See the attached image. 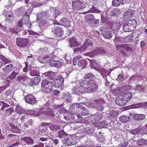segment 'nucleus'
<instances>
[{"label":"nucleus","instance_id":"obj_1","mask_svg":"<svg viewBox=\"0 0 147 147\" xmlns=\"http://www.w3.org/2000/svg\"><path fill=\"white\" fill-rule=\"evenodd\" d=\"M70 72L69 71L63 72L61 73V75H57L55 78L53 83L54 87L57 88L61 87L64 83V78L67 76Z\"/></svg>","mask_w":147,"mask_h":147},{"label":"nucleus","instance_id":"obj_2","mask_svg":"<svg viewBox=\"0 0 147 147\" xmlns=\"http://www.w3.org/2000/svg\"><path fill=\"white\" fill-rule=\"evenodd\" d=\"M88 86V88H84L86 92L89 93L95 92L98 88V83L96 79H93L85 83Z\"/></svg>","mask_w":147,"mask_h":147},{"label":"nucleus","instance_id":"obj_3","mask_svg":"<svg viewBox=\"0 0 147 147\" xmlns=\"http://www.w3.org/2000/svg\"><path fill=\"white\" fill-rule=\"evenodd\" d=\"M69 45L68 47L69 48L74 49L75 47H77L80 46L81 45V41L78 37L75 36L71 37H69L67 39Z\"/></svg>","mask_w":147,"mask_h":147},{"label":"nucleus","instance_id":"obj_4","mask_svg":"<svg viewBox=\"0 0 147 147\" xmlns=\"http://www.w3.org/2000/svg\"><path fill=\"white\" fill-rule=\"evenodd\" d=\"M136 21L132 19L126 22L123 24L122 28L124 32H131L134 31L136 26Z\"/></svg>","mask_w":147,"mask_h":147},{"label":"nucleus","instance_id":"obj_5","mask_svg":"<svg viewBox=\"0 0 147 147\" xmlns=\"http://www.w3.org/2000/svg\"><path fill=\"white\" fill-rule=\"evenodd\" d=\"M30 41L29 39L18 37L16 39L17 45L24 49H27L29 47Z\"/></svg>","mask_w":147,"mask_h":147},{"label":"nucleus","instance_id":"obj_6","mask_svg":"<svg viewBox=\"0 0 147 147\" xmlns=\"http://www.w3.org/2000/svg\"><path fill=\"white\" fill-rule=\"evenodd\" d=\"M104 102L100 100H94L92 102L88 104V106L91 108H94L98 111H102L104 108L103 105Z\"/></svg>","mask_w":147,"mask_h":147},{"label":"nucleus","instance_id":"obj_7","mask_svg":"<svg viewBox=\"0 0 147 147\" xmlns=\"http://www.w3.org/2000/svg\"><path fill=\"white\" fill-rule=\"evenodd\" d=\"M53 82L46 79L43 80L41 82V87L45 93L50 92L53 89Z\"/></svg>","mask_w":147,"mask_h":147},{"label":"nucleus","instance_id":"obj_8","mask_svg":"<svg viewBox=\"0 0 147 147\" xmlns=\"http://www.w3.org/2000/svg\"><path fill=\"white\" fill-rule=\"evenodd\" d=\"M84 88H80L78 86H75L71 90L72 93L79 96L78 98H82L83 97L82 95L86 93V91Z\"/></svg>","mask_w":147,"mask_h":147},{"label":"nucleus","instance_id":"obj_9","mask_svg":"<svg viewBox=\"0 0 147 147\" xmlns=\"http://www.w3.org/2000/svg\"><path fill=\"white\" fill-rule=\"evenodd\" d=\"M52 32H53V34L57 36L60 37L62 38L64 34V31L62 28L60 26H56L52 29ZM66 38V37H63L62 39H65Z\"/></svg>","mask_w":147,"mask_h":147},{"label":"nucleus","instance_id":"obj_10","mask_svg":"<svg viewBox=\"0 0 147 147\" xmlns=\"http://www.w3.org/2000/svg\"><path fill=\"white\" fill-rule=\"evenodd\" d=\"M24 98L26 103L32 105H37L39 101L31 94H28L25 96Z\"/></svg>","mask_w":147,"mask_h":147},{"label":"nucleus","instance_id":"obj_11","mask_svg":"<svg viewBox=\"0 0 147 147\" xmlns=\"http://www.w3.org/2000/svg\"><path fill=\"white\" fill-rule=\"evenodd\" d=\"M71 5L73 9L75 10L82 9L86 6L82 2L78 0L72 1Z\"/></svg>","mask_w":147,"mask_h":147},{"label":"nucleus","instance_id":"obj_12","mask_svg":"<svg viewBox=\"0 0 147 147\" xmlns=\"http://www.w3.org/2000/svg\"><path fill=\"white\" fill-rule=\"evenodd\" d=\"M103 112L102 111H97L94 114H92L91 115V121L94 123H96L98 121L101 120L103 117Z\"/></svg>","mask_w":147,"mask_h":147},{"label":"nucleus","instance_id":"obj_13","mask_svg":"<svg viewBox=\"0 0 147 147\" xmlns=\"http://www.w3.org/2000/svg\"><path fill=\"white\" fill-rule=\"evenodd\" d=\"M88 6L89 9L88 11L89 13H100L102 12V11L98 9L96 3H89Z\"/></svg>","mask_w":147,"mask_h":147},{"label":"nucleus","instance_id":"obj_14","mask_svg":"<svg viewBox=\"0 0 147 147\" xmlns=\"http://www.w3.org/2000/svg\"><path fill=\"white\" fill-rule=\"evenodd\" d=\"M36 21L38 22L39 27L42 29L46 30L50 28V24L47 20L36 19Z\"/></svg>","mask_w":147,"mask_h":147},{"label":"nucleus","instance_id":"obj_15","mask_svg":"<svg viewBox=\"0 0 147 147\" xmlns=\"http://www.w3.org/2000/svg\"><path fill=\"white\" fill-rule=\"evenodd\" d=\"M58 25L63 26L66 28H69L70 26L71 22L69 19L66 17H63L60 20Z\"/></svg>","mask_w":147,"mask_h":147},{"label":"nucleus","instance_id":"obj_16","mask_svg":"<svg viewBox=\"0 0 147 147\" xmlns=\"http://www.w3.org/2000/svg\"><path fill=\"white\" fill-rule=\"evenodd\" d=\"M100 31L102 35L105 38L109 39L111 38L112 34L107 28L104 27L102 28L100 30Z\"/></svg>","mask_w":147,"mask_h":147},{"label":"nucleus","instance_id":"obj_17","mask_svg":"<svg viewBox=\"0 0 147 147\" xmlns=\"http://www.w3.org/2000/svg\"><path fill=\"white\" fill-rule=\"evenodd\" d=\"M115 103L117 105L122 106L125 105L127 102L121 94L119 95L115 100Z\"/></svg>","mask_w":147,"mask_h":147},{"label":"nucleus","instance_id":"obj_18","mask_svg":"<svg viewBox=\"0 0 147 147\" xmlns=\"http://www.w3.org/2000/svg\"><path fill=\"white\" fill-rule=\"evenodd\" d=\"M50 16V15L47 11H41L40 12L37 13L36 15L37 19H42V20H46L49 19Z\"/></svg>","mask_w":147,"mask_h":147},{"label":"nucleus","instance_id":"obj_19","mask_svg":"<svg viewBox=\"0 0 147 147\" xmlns=\"http://www.w3.org/2000/svg\"><path fill=\"white\" fill-rule=\"evenodd\" d=\"M64 104L58 105H53V108L55 110H58V111L60 113H66L68 112L64 107H63Z\"/></svg>","mask_w":147,"mask_h":147},{"label":"nucleus","instance_id":"obj_20","mask_svg":"<svg viewBox=\"0 0 147 147\" xmlns=\"http://www.w3.org/2000/svg\"><path fill=\"white\" fill-rule=\"evenodd\" d=\"M108 26L109 28H110L112 31L114 32L115 35H118V33L120 27V26L112 21Z\"/></svg>","mask_w":147,"mask_h":147},{"label":"nucleus","instance_id":"obj_21","mask_svg":"<svg viewBox=\"0 0 147 147\" xmlns=\"http://www.w3.org/2000/svg\"><path fill=\"white\" fill-rule=\"evenodd\" d=\"M25 6H21L18 8L15 11V14L16 16L19 18L22 17L25 15Z\"/></svg>","mask_w":147,"mask_h":147},{"label":"nucleus","instance_id":"obj_22","mask_svg":"<svg viewBox=\"0 0 147 147\" xmlns=\"http://www.w3.org/2000/svg\"><path fill=\"white\" fill-rule=\"evenodd\" d=\"M13 68V64H10L7 65L5 67L2 69L3 71L4 76L6 77L8 76L9 74Z\"/></svg>","mask_w":147,"mask_h":147},{"label":"nucleus","instance_id":"obj_23","mask_svg":"<svg viewBox=\"0 0 147 147\" xmlns=\"http://www.w3.org/2000/svg\"><path fill=\"white\" fill-rule=\"evenodd\" d=\"M19 69L17 67H14L12 72L9 75L6 76L7 78H10L11 80H13L16 77L17 75L19 73Z\"/></svg>","mask_w":147,"mask_h":147},{"label":"nucleus","instance_id":"obj_24","mask_svg":"<svg viewBox=\"0 0 147 147\" xmlns=\"http://www.w3.org/2000/svg\"><path fill=\"white\" fill-rule=\"evenodd\" d=\"M55 73L50 71L43 73L42 76L47 79H49L52 80L55 78Z\"/></svg>","mask_w":147,"mask_h":147},{"label":"nucleus","instance_id":"obj_25","mask_svg":"<svg viewBox=\"0 0 147 147\" xmlns=\"http://www.w3.org/2000/svg\"><path fill=\"white\" fill-rule=\"evenodd\" d=\"M95 76L92 73L89 72L86 73L84 77V83H86L93 79H96Z\"/></svg>","mask_w":147,"mask_h":147},{"label":"nucleus","instance_id":"obj_26","mask_svg":"<svg viewBox=\"0 0 147 147\" xmlns=\"http://www.w3.org/2000/svg\"><path fill=\"white\" fill-rule=\"evenodd\" d=\"M104 13H101L100 14L101 18V22L105 26H108L112 22V21L109 20L107 17L104 16Z\"/></svg>","mask_w":147,"mask_h":147},{"label":"nucleus","instance_id":"obj_27","mask_svg":"<svg viewBox=\"0 0 147 147\" xmlns=\"http://www.w3.org/2000/svg\"><path fill=\"white\" fill-rule=\"evenodd\" d=\"M77 110L80 109V110H78L81 115H87L89 114V111L87 109L83 107L82 105H80L77 107Z\"/></svg>","mask_w":147,"mask_h":147},{"label":"nucleus","instance_id":"obj_28","mask_svg":"<svg viewBox=\"0 0 147 147\" xmlns=\"http://www.w3.org/2000/svg\"><path fill=\"white\" fill-rule=\"evenodd\" d=\"M135 11L131 9H128L123 14L124 18H129L133 16Z\"/></svg>","mask_w":147,"mask_h":147},{"label":"nucleus","instance_id":"obj_29","mask_svg":"<svg viewBox=\"0 0 147 147\" xmlns=\"http://www.w3.org/2000/svg\"><path fill=\"white\" fill-rule=\"evenodd\" d=\"M49 65L51 67H59L63 65V63L60 61L54 60L51 61Z\"/></svg>","mask_w":147,"mask_h":147},{"label":"nucleus","instance_id":"obj_30","mask_svg":"<svg viewBox=\"0 0 147 147\" xmlns=\"http://www.w3.org/2000/svg\"><path fill=\"white\" fill-rule=\"evenodd\" d=\"M146 115L145 114H135L133 115L134 119L137 121H142L145 119Z\"/></svg>","mask_w":147,"mask_h":147},{"label":"nucleus","instance_id":"obj_31","mask_svg":"<svg viewBox=\"0 0 147 147\" xmlns=\"http://www.w3.org/2000/svg\"><path fill=\"white\" fill-rule=\"evenodd\" d=\"M21 140L22 142H26L28 145H32L34 143L33 139L30 137H24L21 139Z\"/></svg>","mask_w":147,"mask_h":147},{"label":"nucleus","instance_id":"obj_32","mask_svg":"<svg viewBox=\"0 0 147 147\" xmlns=\"http://www.w3.org/2000/svg\"><path fill=\"white\" fill-rule=\"evenodd\" d=\"M82 46L86 48L85 49V51L88 50L90 49V47L93 46V43L92 41L89 39H85L84 45H82Z\"/></svg>","mask_w":147,"mask_h":147},{"label":"nucleus","instance_id":"obj_33","mask_svg":"<svg viewBox=\"0 0 147 147\" xmlns=\"http://www.w3.org/2000/svg\"><path fill=\"white\" fill-rule=\"evenodd\" d=\"M89 60L90 65L91 68L94 69L96 70L100 66V64L97 63L94 59L90 60L88 59Z\"/></svg>","mask_w":147,"mask_h":147},{"label":"nucleus","instance_id":"obj_34","mask_svg":"<svg viewBox=\"0 0 147 147\" xmlns=\"http://www.w3.org/2000/svg\"><path fill=\"white\" fill-rule=\"evenodd\" d=\"M40 80V78L39 77H36L31 78L29 82V86H33L34 85H36L38 84Z\"/></svg>","mask_w":147,"mask_h":147},{"label":"nucleus","instance_id":"obj_35","mask_svg":"<svg viewBox=\"0 0 147 147\" xmlns=\"http://www.w3.org/2000/svg\"><path fill=\"white\" fill-rule=\"evenodd\" d=\"M86 55L92 58L98 55V48H96L94 50L88 52L86 53Z\"/></svg>","mask_w":147,"mask_h":147},{"label":"nucleus","instance_id":"obj_36","mask_svg":"<svg viewBox=\"0 0 147 147\" xmlns=\"http://www.w3.org/2000/svg\"><path fill=\"white\" fill-rule=\"evenodd\" d=\"M62 98L63 99L66 100L68 102H70L72 98V94L70 93H67L66 94L65 93H63Z\"/></svg>","mask_w":147,"mask_h":147},{"label":"nucleus","instance_id":"obj_37","mask_svg":"<svg viewBox=\"0 0 147 147\" xmlns=\"http://www.w3.org/2000/svg\"><path fill=\"white\" fill-rule=\"evenodd\" d=\"M124 99L125 100L127 103L131 99L132 96V94L129 92H127L121 94Z\"/></svg>","mask_w":147,"mask_h":147},{"label":"nucleus","instance_id":"obj_38","mask_svg":"<svg viewBox=\"0 0 147 147\" xmlns=\"http://www.w3.org/2000/svg\"><path fill=\"white\" fill-rule=\"evenodd\" d=\"M95 16L93 14H90L86 15L85 17V21L86 22H88L90 24L93 19H94Z\"/></svg>","mask_w":147,"mask_h":147},{"label":"nucleus","instance_id":"obj_39","mask_svg":"<svg viewBox=\"0 0 147 147\" xmlns=\"http://www.w3.org/2000/svg\"><path fill=\"white\" fill-rule=\"evenodd\" d=\"M32 8H36L45 5V4L43 3H38V2L34 1L30 2L29 3Z\"/></svg>","mask_w":147,"mask_h":147},{"label":"nucleus","instance_id":"obj_40","mask_svg":"<svg viewBox=\"0 0 147 147\" xmlns=\"http://www.w3.org/2000/svg\"><path fill=\"white\" fill-rule=\"evenodd\" d=\"M119 113L118 111H115L114 110L110 111L109 113V118L112 119L113 118L116 117Z\"/></svg>","mask_w":147,"mask_h":147},{"label":"nucleus","instance_id":"obj_41","mask_svg":"<svg viewBox=\"0 0 147 147\" xmlns=\"http://www.w3.org/2000/svg\"><path fill=\"white\" fill-rule=\"evenodd\" d=\"M100 71V72L101 75L104 77L105 80H107V77L106 76L109 75L110 72H108V70L105 69L104 68H102Z\"/></svg>","mask_w":147,"mask_h":147},{"label":"nucleus","instance_id":"obj_42","mask_svg":"<svg viewBox=\"0 0 147 147\" xmlns=\"http://www.w3.org/2000/svg\"><path fill=\"white\" fill-rule=\"evenodd\" d=\"M54 113V112L53 109H50L48 110L44 111L43 113L45 115L49 117H53L55 116Z\"/></svg>","mask_w":147,"mask_h":147},{"label":"nucleus","instance_id":"obj_43","mask_svg":"<svg viewBox=\"0 0 147 147\" xmlns=\"http://www.w3.org/2000/svg\"><path fill=\"white\" fill-rule=\"evenodd\" d=\"M9 125L12 128V131L16 133H18L20 132V129L17 126H15L14 122H9Z\"/></svg>","mask_w":147,"mask_h":147},{"label":"nucleus","instance_id":"obj_44","mask_svg":"<svg viewBox=\"0 0 147 147\" xmlns=\"http://www.w3.org/2000/svg\"><path fill=\"white\" fill-rule=\"evenodd\" d=\"M136 144L141 146H145L147 145V140L143 139H138L136 141Z\"/></svg>","mask_w":147,"mask_h":147},{"label":"nucleus","instance_id":"obj_45","mask_svg":"<svg viewBox=\"0 0 147 147\" xmlns=\"http://www.w3.org/2000/svg\"><path fill=\"white\" fill-rule=\"evenodd\" d=\"M140 134L143 135L147 134V123L141 127H139Z\"/></svg>","mask_w":147,"mask_h":147},{"label":"nucleus","instance_id":"obj_46","mask_svg":"<svg viewBox=\"0 0 147 147\" xmlns=\"http://www.w3.org/2000/svg\"><path fill=\"white\" fill-rule=\"evenodd\" d=\"M86 48L82 45L79 47H75L73 49V51L74 53H80L85 51V49Z\"/></svg>","mask_w":147,"mask_h":147},{"label":"nucleus","instance_id":"obj_47","mask_svg":"<svg viewBox=\"0 0 147 147\" xmlns=\"http://www.w3.org/2000/svg\"><path fill=\"white\" fill-rule=\"evenodd\" d=\"M111 15L113 16H118L121 13V10L119 9L115 8L113 9L111 11Z\"/></svg>","mask_w":147,"mask_h":147},{"label":"nucleus","instance_id":"obj_48","mask_svg":"<svg viewBox=\"0 0 147 147\" xmlns=\"http://www.w3.org/2000/svg\"><path fill=\"white\" fill-rule=\"evenodd\" d=\"M136 90L140 94H142L144 92V88L143 85L138 84L136 88Z\"/></svg>","mask_w":147,"mask_h":147},{"label":"nucleus","instance_id":"obj_49","mask_svg":"<svg viewBox=\"0 0 147 147\" xmlns=\"http://www.w3.org/2000/svg\"><path fill=\"white\" fill-rule=\"evenodd\" d=\"M119 120L120 121L123 122H126L130 120V118L128 116L123 115L119 117Z\"/></svg>","mask_w":147,"mask_h":147},{"label":"nucleus","instance_id":"obj_50","mask_svg":"<svg viewBox=\"0 0 147 147\" xmlns=\"http://www.w3.org/2000/svg\"><path fill=\"white\" fill-rule=\"evenodd\" d=\"M98 48L99 55H104L106 54H108V51L103 47H98Z\"/></svg>","mask_w":147,"mask_h":147},{"label":"nucleus","instance_id":"obj_51","mask_svg":"<svg viewBox=\"0 0 147 147\" xmlns=\"http://www.w3.org/2000/svg\"><path fill=\"white\" fill-rule=\"evenodd\" d=\"M84 129V130L86 131L87 134H91L92 135L95 134L94 129L92 128H90L89 127H87Z\"/></svg>","mask_w":147,"mask_h":147},{"label":"nucleus","instance_id":"obj_52","mask_svg":"<svg viewBox=\"0 0 147 147\" xmlns=\"http://www.w3.org/2000/svg\"><path fill=\"white\" fill-rule=\"evenodd\" d=\"M9 31L12 34H18V33L21 31V29L18 28L17 27H14L9 28Z\"/></svg>","mask_w":147,"mask_h":147},{"label":"nucleus","instance_id":"obj_53","mask_svg":"<svg viewBox=\"0 0 147 147\" xmlns=\"http://www.w3.org/2000/svg\"><path fill=\"white\" fill-rule=\"evenodd\" d=\"M15 111L16 112L21 114L24 113L25 111V109L20 107L19 106H17L16 107Z\"/></svg>","mask_w":147,"mask_h":147},{"label":"nucleus","instance_id":"obj_54","mask_svg":"<svg viewBox=\"0 0 147 147\" xmlns=\"http://www.w3.org/2000/svg\"><path fill=\"white\" fill-rule=\"evenodd\" d=\"M123 0H113L112 2V5L113 6H119L120 4L123 5V3L122 2Z\"/></svg>","mask_w":147,"mask_h":147},{"label":"nucleus","instance_id":"obj_55","mask_svg":"<svg viewBox=\"0 0 147 147\" xmlns=\"http://www.w3.org/2000/svg\"><path fill=\"white\" fill-rule=\"evenodd\" d=\"M115 37L113 40L114 42L115 45L119 44L121 43L122 42V38L121 37H120L118 34L116 35H115Z\"/></svg>","mask_w":147,"mask_h":147},{"label":"nucleus","instance_id":"obj_56","mask_svg":"<svg viewBox=\"0 0 147 147\" xmlns=\"http://www.w3.org/2000/svg\"><path fill=\"white\" fill-rule=\"evenodd\" d=\"M99 24L100 20L99 19H96L95 18L90 24H91L92 26L96 27L99 26Z\"/></svg>","mask_w":147,"mask_h":147},{"label":"nucleus","instance_id":"obj_57","mask_svg":"<svg viewBox=\"0 0 147 147\" xmlns=\"http://www.w3.org/2000/svg\"><path fill=\"white\" fill-rule=\"evenodd\" d=\"M74 114L68 113L66 115L64 116V118L67 121H72Z\"/></svg>","mask_w":147,"mask_h":147},{"label":"nucleus","instance_id":"obj_58","mask_svg":"<svg viewBox=\"0 0 147 147\" xmlns=\"http://www.w3.org/2000/svg\"><path fill=\"white\" fill-rule=\"evenodd\" d=\"M49 128L52 131H57L60 129V127L59 125L55 124L51 125L49 126Z\"/></svg>","mask_w":147,"mask_h":147},{"label":"nucleus","instance_id":"obj_59","mask_svg":"<svg viewBox=\"0 0 147 147\" xmlns=\"http://www.w3.org/2000/svg\"><path fill=\"white\" fill-rule=\"evenodd\" d=\"M124 49H125L126 52L128 53H131L133 51L132 48L129 47L127 44H124Z\"/></svg>","mask_w":147,"mask_h":147},{"label":"nucleus","instance_id":"obj_60","mask_svg":"<svg viewBox=\"0 0 147 147\" xmlns=\"http://www.w3.org/2000/svg\"><path fill=\"white\" fill-rule=\"evenodd\" d=\"M14 111L13 107H10L9 108L5 110V114L7 116L10 115L12 114V112H14Z\"/></svg>","mask_w":147,"mask_h":147},{"label":"nucleus","instance_id":"obj_61","mask_svg":"<svg viewBox=\"0 0 147 147\" xmlns=\"http://www.w3.org/2000/svg\"><path fill=\"white\" fill-rule=\"evenodd\" d=\"M108 124L105 121H101L99 122L100 127V128H107Z\"/></svg>","mask_w":147,"mask_h":147},{"label":"nucleus","instance_id":"obj_62","mask_svg":"<svg viewBox=\"0 0 147 147\" xmlns=\"http://www.w3.org/2000/svg\"><path fill=\"white\" fill-rule=\"evenodd\" d=\"M82 57L80 55H78L74 57L73 60V65L75 66L76 65L77 62H78Z\"/></svg>","mask_w":147,"mask_h":147},{"label":"nucleus","instance_id":"obj_63","mask_svg":"<svg viewBox=\"0 0 147 147\" xmlns=\"http://www.w3.org/2000/svg\"><path fill=\"white\" fill-rule=\"evenodd\" d=\"M0 59L3 61L4 65H5L7 63H11V61L5 58L2 55H0Z\"/></svg>","mask_w":147,"mask_h":147},{"label":"nucleus","instance_id":"obj_64","mask_svg":"<svg viewBox=\"0 0 147 147\" xmlns=\"http://www.w3.org/2000/svg\"><path fill=\"white\" fill-rule=\"evenodd\" d=\"M22 18H21L20 20H22L23 21V24H26V23H28V22L30 21L29 17L28 16L24 15V16L22 17Z\"/></svg>","mask_w":147,"mask_h":147}]
</instances>
